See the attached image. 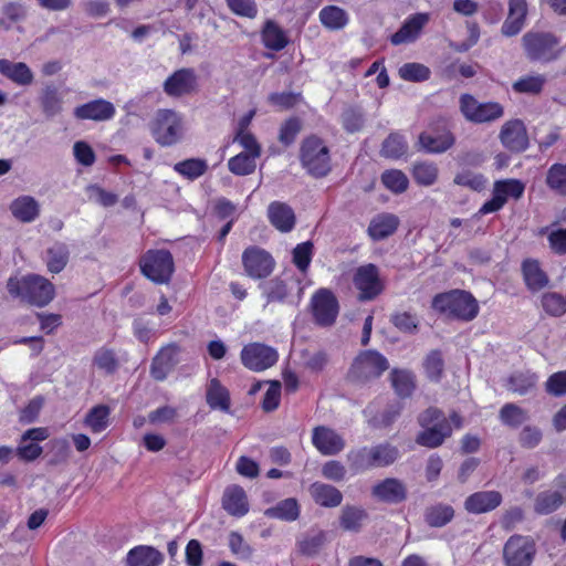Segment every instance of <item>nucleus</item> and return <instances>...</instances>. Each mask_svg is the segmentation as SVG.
<instances>
[{
    "mask_svg": "<svg viewBox=\"0 0 566 566\" xmlns=\"http://www.w3.org/2000/svg\"><path fill=\"white\" fill-rule=\"evenodd\" d=\"M264 514L271 518L291 522L298 517L300 506L295 499L289 497L279 502L275 506L266 509Z\"/></svg>",
    "mask_w": 566,
    "mask_h": 566,
    "instance_id": "nucleus-43",
    "label": "nucleus"
},
{
    "mask_svg": "<svg viewBox=\"0 0 566 566\" xmlns=\"http://www.w3.org/2000/svg\"><path fill=\"white\" fill-rule=\"evenodd\" d=\"M179 353L180 347L175 343L161 347L151 360L150 376L157 381H164L179 363Z\"/></svg>",
    "mask_w": 566,
    "mask_h": 566,
    "instance_id": "nucleus-17",
    "label": "nucleus"
},
{
    "mask_svg": "<svg viewBox=\"0 0 566 566\" xmlns=\"http://www.w3.org/2000/svg\"><path fill=\"white\" fill-rule=\"evenodd\" d=\"M70 259V251L65 243L55 242L46 250V266L51 273H60L64 270Z\"/></svg>",
    "mask_w": 566,
    "mask_h": 566,
    "instance_id": "nucleus-42",
    "label": "nucleus"
},
{
    "mask_svg": "<svg viewBox=\"0 0 566 566\" xmlns=\"http://www.w3.org/2000/svg\"><path fill=\"white\" fill-rule=\"evenodd\" d=\"M408 150V144L405 137L399 133H391L382 142L381 156L386 158L398 159L402 157Z\"/></svg>",
    "mask_w": 566,
    "mask_h": 566,
    "instance_id": "nucleus-52",
    "label": "nucleus"
},
{
    "mask_svg": "<svg viewBox=\"0 0 566 566\" xmlns=\"http://www.w3.org/2000/svg\"><path fill=\"white\" fill-rule=\"evenodd\" d=\"M10 211L19 221L29 223L39 217L40 206L33 197L21 196L11 202Z\"/></svg>",
    "mask_w": 566,
    "mask_h": 566,
    "instance_id": "nucleus-36",
    "label": "nucleus"
},
{
    "mask_svg": "<svg viewBox=\"0 0 566 566\" xmlns=\"http://www.w3.org/2000/svg\"><path fill=\"white\" fill-rule=\"evenodd\" d=\"M256 157L248 155L247 153H240L234 157H231L228 161L229 170L237 176H247L255 170Z\"/></svg>",
    "mask_w": 566,
    "mask_h": 566,
    "instance_id": "nucleus-58",
    "label": "nucleus"
},
{
    "mask_svg": "<svg viewBox=\"0 0 566 566\" xmlns=\"http://www.w3.org/2000/svg\"><path fill=\"white\" fill-rule=\"evenodd\" d=\"M367 518L368 513L361 506L345 505L340 511L339 525L346 532L358 533Z\"/></svg>",
    "mask_w": 566,
    "mask_h": 566,
    "instance_id": "nucleus-37",
    "label": "nucleus"
},
{
    "mask_svg": "<svg viewBox=\"0 0 566 566\" xmlns=\"http://www.w3.org/2000/svg\"><path fill=\"white\" fill-rule=\"evenodd\" d=\"M340 119L343 128L349 134L359 132L365 124L363 112L356 107H348L344 109Z\"/></svg>",
    "mask_w": 566,
    "mask_h": 566,
    "instance_id": "nucleus-63",
    "label": "nucleus"
},
{
    "mask_svg": "<svg viewBox=\"0 0 566 566\" xmlns=\"http://www.w3.org/2000/svg\"><path fill=\"white\" fill-rule=\"evenodd\" d=\"M260 289L266 298V304L283 303L289 295V287L280 277L260 284Z\"/></svg>",
    "mask_w": 566,
    "mask_h": 566,
    "instance_id": "nucleus-51",
    "label": "nucleus"
},
{
    "mask_svg": "<svg viewBox=\"0 0 566 566\" xmlns=\"http://www.w3.org/2000/svg\"><path fill=\"white\" fill-rule=\"evenodd\" d=\"M242 264L248 276L260 280L272 274L275 260L266 250L250 245L242 253Z\"/></svg>",
    "mask_w": 566,
    "mask_h": 566,
    "instance_id": "nucleus-12",
    "label": "nucleus"
},
{
    "mask_svg": "<svg viewBox=\"0 0 566 566\" xmlns=\"http://www.w3.org/2000/svg\"><path fill=\"white\" fill-rule=\"evenodd\" d=\"M411 175L418 185L429 187L438 180L439 168L432 161H417L412 166Z\"/></svg>",
    "mask_w": 566,
    "mask_h": 566,
    "instance_id": "nucleus-45",
    "label": "nucleus"
},
{
    "mask_svg": "<svg viewBox=\"0 0 566 566\" xmlns=\"http://www.w3.org/2000/svg\"><path fill=\"white\" fill-rule=\"evenodd\" d=\"M7 290L11 296L38 307L48 305L55 294L54 285L48 279L35 274L21 279L10 277Z\"/></svg>",
    "mask_w": 566,
    "mask_h": 566,
    "instance_id": "nucleus-1",
    "label": "nucleus"
},
{
    "mask_svg": "<svg viewBox=\"0 0 566 566\" xmlns=\"http://www.w3.org/2000/svg\"><path fill=\"white\" fill-rule=\"evenodd\" d=\"M390 380L395 392L400 398L410 397L416 389L415 374L408 369H392Z\"/></svg>",
    "mask_w": 566,
    "mask_h": 566,
    "instance_id": "nucleus-40",
    "label": "nucleus"
},
{
    "mask_svg": "<svg viewBox=\"0 0 566 566\" xmlns=\"http://www.w3.org/2000/svg\"><path fill=\"white\" fill-rule=\"evenodd\" d=\"M308 491L314 502L323 507H336L343 501L342 492L331 484L314 482Z\"/></svg>",
    "mask_w": 566,
    "mask_h": 566,
    "instance_id": "nucleus-32",
    "label": "nucleus"
},
{
    "mask_svg": "<svg viewBox=\"0 0 566 566\" xmlns=\"http://www.w3.org/2000/svg\"><path fill=\"white\" fill-rule=\"evenodd\" d=\"M451 434V423L440 422L438 426L423 428V430L417 434L416 442L419 446L434 449L440 447Z\"/></svg>",
    "mask_w": 566,
    "mask_h": 566,
    "instance_id": "nucleus-33",
    "label": "nucleus"
},
{
    "mask_svg": "<svg viewBox=\"0 0 566 566\" xmlns=\"http://www.w3.org/2000/svg\"><path fill=\"white\" fill-rule=\"evenodd\" d=\"M264 46L273 51L283 50L287 43V36L283 29L274 21L266 20L261 31Z\"/></svg>",
    "mask_w": 566,
    "mask_h": 566,
    "instance_id": "nucleus-38",
    "label": "nucleus"
},
{
    "mask_svg": "<svg viewBox=\"0 0 566 566\" xmlns=\"http://www.w3.org/2000/svg\"><path fill=\"white\" fill-rule=\"evenodd\" d=\"M502 500L499 491H479L465 499L464 509L471 514H483L500 506Z\"/></svg>",
    "mask_w": 566,
    "mask_h": 566,
    "instance_id": "nucleus-24",
    "label": "nucleus"
},
{
    "mask_svg": "<svg viewBox=\"0 0 566 566\" xmlns=\"http://www.w3.org/2000/svg\"><path fill=\"white\" fill-rule=\"evenodd\" d=\"M353 283L359 292L358 301L360 302L373 301L384 291L379 270L373 263L358 266L354 273Z\"/></svg>",
    "mask_w": 566,
    "mask_h": 566,
    "instance_id": "nucleus-11",
    "label": "nucleus"
},
{
    "mask_svg": "<svg viewBox=\"0 0 566 566\" xmlns=\"http://www.w3.org/2000/svg\"><path fill=\"white\" fill-rule=\"evenodd\" d=\"M559 39L552 32L528 31L522 36L525 56L531 62L549 63L556 61L563 52L558 48Z\"/></svg>",
    "mask_w": 566,
    "mask_h": 566,
    "instance_id": "nucleus-5",
    "label": "nucleus"
},
{
    "mask_svg": "<svg viewBox=\"0 0 566 566\" xmlns=\"http://www.w3.org/2000/svg\"><path fill=\"white\" fill-rule=\"evenodd\" d=\"M268 218L271 224L283 233L290 232L296 221L293 209L281 201H273L269 205Z\"/></svg>",
    "mask_w": 566,
    "mask_h": 566,
    "instance_id": "nucleus-26",
    "label": "nucleus"
},
{
    "mask_svg": "<svg viewBox=\"0 0 566 566\" xmlns=\"http://www.w3.org/2000/svg\"><path fill=\"white\" fill-rule=\"evenodd\" d=\"M0 29L9 31L12 23L27 18V8L20 2H7L1 7Z\"/></svg>",
    "mask_w": 566,
    "mask_h": 566,
    "instance_id": "nucleus-49",
    "label": "nucleus"
},
{
    "mask_svg": "<svg viewBox=\"0 0 566 566\" xmlns=\"http://www.w3.org/2000/svg\"><path fill=\"white\" fill-rule=\"evenodd\" d=\"M312 442L323 455L338 454L345 448V440L343 437L335 430L325 426L314 428Z\"/></svg>",
    "mask_w": 566,
    "mask_h": 566,
    "instance_id": "nucleus-21",
    "label": "nucleus"
},
{
    "mask_svg": "<svg viewBox=\"0 0 566 566\" xmlns=\"http://www.w3.org/2000/svg\"><path fill=\"white\" fill-rule=\"evenodd\" d=\"M453 182L454 185L480 192L485 189L488 180L482 174L463 170L454 176Z\"/></svg>",
    "mask_w": 566,
    "mask_h": 566,
    "instance_id": "nucleus-57",
    "label": "nucleus"
},
{
    "mask_svg": "<svg viewBox=\"0 0 566 566\" xmlns=\"http://www.w3.org/2000/svg\"><path fill=\"white\" fill-rule=\"evenodd\" d=\"M432 308L449 318L471 322L479 314V304L474 296L463 290H451L437 294Z\"/></svg>",
    "mask_w": 566,
    "mask_h": 566,
    "instance_id": "nucleus-2",
    "label": "nucleus"
},
{
    "mask_svg": "<svg viewBox=\"0 0 566 566\" xmlns=\"http://www.w3.org/2000/svg\"><path fill=\"white\" fill-rule=\"evenodd\" d=\"M39 103L43 115L53 118L63 111V96L54 83H46L40 92Z\"/></svg>",
    "mask_w": 566,
    "mask_h": 566,
    "instance_id": "nucleus-29",
    "label": "nucleus"
},
{
    "mask_svg": "<svg viewBox=\"0 0 566 566\" xmlns=\"http://www.w3.org/2000/svg\"><path fill=\"white\" fill-rule=\"evenodd\" d=\"M240 358L248 369L263 371L277 361L279 354L273 347L261 343H251L242 348Z\"/></svg>",
    "mask_w": 566,
    "mask_h": 566,
    "instance_id": "nucleus-13",
    "label": "nucleus"
},
{
    "mask_svg": "<svg viewBox=\"0 0 566 566\" xmlns=\"http://www.w3.org/2000/svg\"><path fill=\"white\" fill-rule=\"evenodd\" d=\"M398 74L403 81L419 83L428 81L431 76V71L422 63L408 62L399 67Z\"/></svg>",
    "mask_w": 566,
    "mask_h": 566,
    "instance_id": "nucleus-54",
    "label": "nucleus"
},
{
    "mask_svg": "<svg viewBox=\"0 0 566 566\" xmlns=\"http://www.w3.org/2000/svg\"><path fill=\"white\" fill-rule=\"evenodd\" d=\"M545 184L553 192L566 197V164H553L547 169Z\"/></svg>",
    "mask_w": 566,
    "mask_h": 566,
    "instance_id": "nucleus-47",
    "label": "nucleus"
},
{
    "mask_svg": "<svg viewBox=\"0 0 566 566\" xmlns=\"http://www.w3.org/2000/svg\"><path fill=\"white\" fill-rule=\"evenodd\" d=\"M541 302L543 310L551 316L559 317L566 313V298L559 293H544Z\"/></svg>",
    "mask_w": 566,
    "mask_h": 566,
    "instance_id": "nucleus-62",
    "label": "nucleus"
},
{
    "mask_svg": "<svg viewBox=\"0 0 566 566\" xmlns=\"http://www.w3.org/2000/svg\"><path fill=\"white\" fill-rule=\"evenodd\" d=\"M93 364L107 375L114 374L118 368V359L113 349L102 347L96 350Z\"/></svg>",
    "mask_w": 566,
    "mask_h": 566,
    "instance_id": "nucleus-60",
    "label": "nucleus"
},
{
    "mask_svg": "<svg viewBox=\"0 0 566 566\" xmlns=\"http://www.w3.org/2000/svg\"><path fill=\"white\" fill-rule=\"evenodd\" d=\"M0 74L18 86H30L34 82V74L24 62L1 59Z\"/></svg>",
    "mask_w": 566,
    "mask_h": 566,
    "instance_id": "nucleus-25",
    "label": "nucleus"
},
{
    "mask_svg": "<svg viewBox=\"0 0 566 566\" xmlns=\"http://www.w3.org/2000/svg\"><path fill=\"white\" fill-rule=\"evenodd\" d=\"M222 507L232 516L242 517L249 512L245 491L239 485H230L224 490Z\"/></svg>",
    "mask_w": 566,
    "mask_h": 566,
    "instance_id": "nucleus-28",
    "label": "nucleus"
},
{
    "mask_svg": "<svg viewBox=\"0 0 566 566\" xmlns=\"http://www.w3.org/2000/svg\"><path fill=\"white\" fill-rule=\"evenodd\" d=\"M150 130L159 145H175L182 135V118L176 111L158 109L150 123Z\"/></svg>",
    "mask_w": 566,
    "mask_h": 566,
    "instance_id": "nucleus-8",
    "label": "nucleus"
},
{
    "mask_svg": "<svg viewBox=\"0 0 566 566\" xmlns=\"http://www.w3.org/2000/svg\"><path fill=\"white\" fill-rule=\"evenodd\" d=\"M142 274L155 284H168L175 272V262L170 251L150 249L139 260Z\"/></svg>",
    "mask_w": 566,
    "mask_h": 566,
    "instance_id": "nucleus-7",
    "label": "nucleus"
},
{
    "mask_svg": "<svg viewBox=\"0 0 566 566\" xmlns=\"http://www.w3.org/2000/svg\"><path fill=\"white\" fill-rule=\"evenodd\" d=\"M398 458V448L388 442L354 449L347 453V461L354 473H361L375 468L389 467L395 463Z\"/></svg>",
    "mask_w": 566,
    "mask_h": 566,
    "instance_id": "nucleus-3",
    "label": "nucleus"
},
{
    "mask_svg": "<svg viewBox=\"0 0 566 566\" xmlns=\"http://www.w3.org/2000/svg\"><path fill=\"white\" fill-rule=\"evenodd\" d=\"M109 408L105 405L93 407L86 415L84 423L94 433L104 431L108 426Z\"/></svg>",
    "mask_w": 566,
    "mask_h": 566,
    "instance_id": "nucleus-53",
    "label": "nucleus"
},
{
    "mask_svg": "<svg viewBox=\"0 0 566 566\" xmlns=\"http://www.w3.org/2000/svg\"><path fill=\"white\" fill-rule=\"evenodd\" d=\"M536 553L535 543L528 536L513 535L504 545L505 566H531Z\"/></svg>",
    "mask_w": 566,
    "mask_h": 566,
    "instance_id": "nucleus-10",
    "label": "nucleus"
},
{
    "mask_svg": "<svg viewBox=\"0 0 566 566\" xmlns=\"http://www.w3.org/2000/svg\"><path fill=\"white\" fill-rule=\"evenodd\" d=\"M430 132H422L418 136L417 146L419 150L427 154H443L452 148L455 144V137L452 132L443 128L441 133L433 127V124L429 125Z\"/></svg>",
    "mask_w": 566,
    "mask_h": 566,
    "instance_id": "nucleus-16",
    "label": "nucleus"
},
{
    "mask_svg": "<svg viewBox=\"0 0 566 566\" xmlns=\"http://www.w3.org/2000/svg\"><path fill=\"white\" fill-rule=\"evenodd\" d=\"M493 189L506 202L509 197L520 199L524 193L525 185L518 179H505L495 181Z\"/></svg>",
    "mask_w": 566,
    "mask_h": 566,
    "instance_id": "nucleus-61",
    "label": "nucleus"
},
{
    "mask_svg": "<svg viewBox=\"0 0 566 566\" xmlns=\"http://www.w3.org/2000/svg\"><path fill=\"white\" fill-rule=\"evenodd\" d=\"M370 493L375 500L387 504H399L408 496L406 484L397 478H386L377 482Z\"/></svg>",
    "mask_w": 566,
    "mask_h": 566,
    "instance_id": "nucleus-18",
    "label": "nucleus"
},
{
    "mask_svg": "<svg viewBox=\"0 0 566 566\" xmlns=\"http://www.w3.org/2000/svg\"><path fill=\"white\" fill-rule=\"evenodd\" d=\"M313 243L302 242L293 249V263L303 273H306L312 261Z\"/></svg>",
    "mask_w": 566,
    "mask_h": 566,
    "instance_id": "nucleus-64",
    "label": "nucleus"
},
{
    "mask_svg": "<svg viewBox=\"0 0 566 566\" xmlns=\"http://www.w3.org/2000/svg\"><path fill=\"white\" fill-rule=\"evenodd\" d=\"M174 170L189 180H196L207 172L208 164L201 158H189L175 164Z\"/></svg>",
    "mask_w": 566,
    "mask_h": 566,
    "instance_id": "nucleus-48",
    "label": "nucleus"
},
{
    "mask_svg": "<svg viewBox=\"0 0 566 566\" xmlns=\"http://www.w3.org/2000/svg\"><path fill=\"white\" fill-rule=\"evenodd\" d=\"M206 401L213 410H221L223 412H229L230 410V392L217 378H212L208 384Z\"/></svg>",
    "mask_w": 566,
    "mask_h": 566,
    "instance_id": "nucleus-35",
    "label": "nucleus"
},
{
    "mask_svg": "<svg viewBox=\"0 0 566 566\" xmlns=\"http://www.w3.org/2000/svg\"><path fill=\"white\" fill-rule=\"evenodd\" d=\"M454 509L447 503H434L424 509V523L434 528H440L449 524L454 517Z\"/></svg>",
    "mask_w": 566,
    "mask_h": 566,
    "instance_id": "nucleus-34",
    "label": "nucleus"
},
{
    "mask_svg": "<svg viewBox=\"0 0 566 566\" xmlns=\"http://www.w3.org/2000/svg\"><path fill=\"white\" fill-rule=\"evenodd\" d=\"M502 145L510 151L521 153L528 147V136L526 127L521 119L506 122L500 132Z\"/></svg>",
    "mask_w": 566,
    "mask_h": 566,
    "instance_id": "nucleus-19",
    "label": "nucleus"
},
{
    "mask_svg": "<svg viewBox=\"0 0 566 566\" xmlns=\"http://www.w3.org/2000/svg\"><path fill=\"white\" fill-rule=\"evenodd\" d=\"M423 368L429 380L439 382L444 370L442 353L439 349L431 350L423 360Z\"/></svg>",
    "mask_w": 566,
    "mask_h": 566,
    "instance_id": "nucleus-55",
    "label": "nucleus"
},
{
    "mask_svg": "<svg viewBox=\"0 0 566 566\" xmlns=\"http://www.w3.org/2000/svg\"><path fill=\"white\" fill-rule=\"evenodd\" d=\"M163 562V553L146 545L132 548L126 556L127 566H159Z\"/></svg>",
    "mask_w": 566,
    "mask_h": 566,
    "instance_id": "nucleus-30",
    "label": "nucleus"
},
{
    "mask_svg": "<svg viewBox=\"0 0 566 566\" xmlns=\"http://www.w3.org/2000/svg\"><path fill=\"white\" fill-rule=\"evenodd\" d=\"M389 368L388 359L377 350L360 352L352 363L347 378L352 382L366 384L379 378Z\"/></svg>",
    "mask_w": 566,
    "mask_h": 566,
    "instance_id": "nucleus-6",
    "label": "nucleus"
},
{
    "mask_svg": "<svg viewBox=\"0 0 566 566\" xmlns=\"http://www.w3.org/2000/svg\"><path fill=\"white\" fill-rule=\"evenodd\" d=\"M509 12L501 27L504 36L517 35L526 23L528 6L526 0H509Z\"/></svg>",
    "mask_w": 566,
    "mask_h": 566,
    "instance_id": "nucleus-22",
    "label": "nucleus"
},
{
    "mask_svg": "<svg viewBox=\"0 0 566 566\" xmlns=\"http://www.w3.org/2000/svg\"><path fill=\"white\" fill-rule=\"evenodd\" d=\"M113 103L104 98L93 99L74 108L73 115L80 120L106 122L115 116Z\"/></svg>",
    "mask_w": 566,
    "mask_h": 566,
    "instance_id": "nucleus-20",
    "label": "nucleus"
},
{
    "mask_svg": "<svg viewBox=\"0 0 566 566\" xmlns=\"http://www.w3.org/2000/svg\"><path fill=\"white\" fill-rule=\"evenodd\" d=\"M463 117L474 124L494 122L504 115L503 106L497 102L480 103L471 94H462L459 99Z\"/></svg>",
    "mask_w": 566,
    "mask_h": 566,
    "instance_id": "nucleus-9",
    "label": "nucleus"
},
{
    "mask_svg": "<svg viewBox=\"0 0 566 566\" xmlns=\"http://www.w3.org/2000/svg\"><path fill=\"white\" fill-rule=\"evenodd\" d=\"M381 181L384 186L394 193H402L409 186L408 177L398 169L386 170L381 175Z\"/></svg>",
    "mask_w": 566,
    "mask_h": 566,
    "instance_id": "nucleus-59",
    "label": "nucleus"
},
{
    "mask_svg": "<svg viewBox=\"0 0 566 566\" xmlns=\"http://www.w3.org/2000/svg\"><path fill=\"white\" fill-rule=\"evenodd\" d=\"M564 503V497L558 491H544L537 494L534 502V511L541 515H547L558 510Z\"/></svg>",
    "mask_w": 566,
    "mask_h": 566,
    "instance_id": "nucleus-44",
    "label": "nucleus"
},
{
    "mask_svg": "<svg viewBox=\"0 0 566 566\" xmlns=\"http://www.w3.org/2000/svg\"><path fill=\"white\" fill-rule=\"evenodd\" d=\"M198 76L193 69L182 67L169 75L163 84L164 92L170 97H181L195 93Z\"/></svg>",
    "mask_w": 566,
    "mask_h": 566,
    "instance_id": "nucleus-15",
    "label": "nucleus"
},
{
    "mask_svg": "<svg viewBox=\"0 0 566 566\" xmlns=\"http://www.w3.org/2000/svg\"><path fill=\"white\" fill-rule=\"evenodd\" d=\"M311 306L317 325L332 326L335 323L339 312V304L332 291L319 289L312 296Z\"/></svg>",
    "mask_w": 566,
    "mask_h": 566,
    "instance_id": "nucleus-14",
    "label": "nucleus"
},
{
    "mask_svg": "<svg viewBox=\"0 0 566 566\" xmlns=\"http://www.w3.org/2000/svg\"><path fill=\"white\" fill-rule=\"evenodd\" d=\"M546 83V77L542 74L527 75L518 78L512 85V88L516 93L522 94H539Z\"/></svg>",
    "mask_w": 566,
    "mask_h": 566,
    "instance_id": "nucleus-56",
    "label": "nucleus"
},
{
    "mask_svg": "<svg viewBox=\"0 0 566 566\" xmlns=\"http://www.w3.org/2000/svg\"><path fill=\"white\" fill-rule=\"evenodd\" d=\"M300 161L306 172L314 178H323L332 170L329 149L324 140L315 135L302 142Z\"/></svg>",
    "mask_w": 566,
    "mask_h": 566,
    "instance_id": "nucleus-4",
    "label": "nucleus"
},
{
    "mask_svg": "<svg viewBox=\"0 0 566 566\" xmlns=\"http://www.w3.org/2000/svg\"><path fill=\"white\" fill-rule=\"evenodd\" d=\"M537 380V375L530 370L514 371L507 378L506 388L514 394L524 396L535 388Z\"/></svg>",
    "mask_w": 566,
    "mask_h": 566,
    "instance_id": "nucleus-39",
    "label": "nucleus"
},
{
    "mask_svg": "<svg viewBox=\"0 0 566 566\" xmlns=\"http://www.w3.org/2000/svg\"><path fill=\"white\" fill-rule=\"evenodd\" d=\"M319 21L328 30L337 31L344 29L348 21V13L337 6H326L319 11Z\"/></svg>",
    "mask_w": 566,
    "mask_h": 566,
    "instance_id": "nucleus-41",
    "label": "nucleus"
},
{
    "mask_svg": "<svg viewBox=\"0 0 566 566\" xmlns=\"http://www.w3.org/2000/svg\"><path fill=\"white\" fill-rule=\"evenodd\" d=\"M499 419L504 426L515 429L528 420V413L516 403L507 402L500 409Z\"/></svg>",
    "mask_w": 566,
    "mask_h": 566,
    "instance_id": "nucleus-46",
    "label": "nucleus"
},
{
    "mask_svg": "<svg viewBox=\"0 0 566 566\" xmlns=\"http://www.w3.org/2000/svg\"><path fill=\"white\" fill-rule=\"evenodd\" d=\"M522 274L527 289L537 292L548 285L549 279L542 270L541 264L535 259H526L522 263Z\"/></svg>",
    "mask_w": 566,
    "mask_h": 566,
    "instance_id": "nucleus-31",
    "label": "nucleus"
},
{
    "mask_svg": "<svg viewBox=\"0 0 566 566\" xmlns=\"http://www.w3.org/2000/svg\"><path fill=\"white\" fill-rule=\"evenodd\" d=\"M400 220L394 213H379L375 216L368 226L367 233L374 241H381L390 235H392L398 227Z\"/></svg>",
    "mask_w": 566,
    "mask_h": 566,
    "instance_id": "nucleus-27",
    "label": "nucleus"
},
{
    "mask_svg": "<svg viewBox=\"0 0 566 566\" xmlns=\"http://www.w3.org/2000/svg\"><path fill=\"white\" fill-rule=\"evenodd\" d=\"M429 22L428 13H416L406 19L397 32L390 36L394 45L415 42Z\"/></svg>",
    "mask_w": 566,
    "mask_h": 566,
    "instance_id": "nucleus-23",
    "label": "nucleus"
},
{
    "mask_svg": "<svg viewBox=\"0 0 566 566\" xmlns=\"http://www.w3.org/2000/svg\"><path fill=\"white\" fill-rule=\"evenodd\" d=\"M326 543V533L324 531H311L306 533L298 542V551L306 556L318 554Z\"/></svg>",
    "mask_w": 566,
    "mask_h": 566,
    "instance_id": "nucleus-50",
    "label": "nucleus"
}]
</instances>
